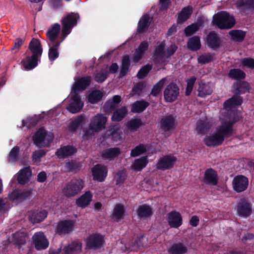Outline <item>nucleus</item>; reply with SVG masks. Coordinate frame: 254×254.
Returning a JSON list of instances; mask_svg holds the SVG:
<instances>
[{"instance_id": "412c9836", "label": "nucleus", "mask_w": 254, "mask_h": 254, "mask_svg": "<svg viewBox=\"0 0 254 254\" xmlns=\"http://www.w3.org/2000/svg\"><path fill=\"white\" fill-rule=\"evenodd\" d=\"M203 181L206 185H217L218 183L217 171L212 168L207 169L204 172Z\"/></svg>"}, {"instance_id": "7c9ffc66", "label": "nucleus", "mask_w": 254, "mask_h": 254, "mask_svg": "<svg viewBox=\"0 0 254 254\" xmlns=\"http://www.w3.org/2000/svg\"><path fill=\"white\" fill-rule=\"evenodd\" d=\"M38 59L40 58L34 55L27 56L22 60L21 63L26 70H30L38 65Z\"/></svg>"}, {"instance_id": "1a4fd4ad", "label": "nucleus", "mask_w": 254, "mask_h": 254, "mask_svg": "<svg viewBox=\"0 0 254 254\" xmlns=\"http://www.w3.org/2000/svg\"><path fill=\"white\" fill-rule=\"evenodd\" d=\"M32 241L37 251L46 250L49 245L48 240L42 231L35 233L32 237Z\"/></svg>"}, {"instance_id": "423d86ee", "label": "nucleus", "mask_w": 254, "mask_h": 254, "mask_svg": "<svg viewBox=\"0 0 254 254\" xmlns=\"http://www.w3.org/2000/svg\"><path fill=\"white\" fill-rule=\"evenodd\" d=\"M235 209L238 216L247 218L252 214L253 204L247 198L242 197L237 202Z\"/></svg>"}, {"instance_id": "09e8293b", "label": "nucleus", "mask_w": 254, "mask_h": 254, "mask_svg": "<svg viewBox=\"0 0 254 254\" xmlns=\"http://www.w3.org/2000/svg\"><path fill=\"white\" fill-rule=\"evenodd\" d=\"M211 126L210 122L200 119L196 123V129L199 133H204L209 131Z\"/></svg>"}, {"instance_id": "f257e3e1", "label": "nucleus", "mask_w": 254, "mask_h": 254, "mask_svg": "<svg viewBox=\"0 0 254 254\" xmlns=\"http://www.w3.org/2000/svg\"><path fill=\"white\" fill-rule=\"evenodd\" d=\"M240 113L236 111L230 112L227 116L228 121H224L217 127L216 131L225 139L229 138L233 133V125L240 119Z\"/></svg>"}, {"instance_id": "aec40b11", "label": "nucleus", "mask_w": 254, "mask_h": 254, "mask_svg": "<svg viewBox=\"0 0 254 254\" xmlns=\"http://www.w3.org/2000/svg\"><path fill=\"white\" fill-rule=\"evenodd\" d=\"M121 153L119 147H110L105 149L101 152V157L104 160L113 161Z\"/></svg>"}, {"instance_id": "20e7f679", "label": "nucleus", "mask_w": 254, "mask_h": 254, "mask_svg": "<svg viewBox=\"0 0 254 254\" xmlns=\"http://www.w3.org/2000/svg\"><path fill=\"white\" fill-rule=\"evenodd\" d=\"M79 18V14L75 12H70L62 18L61 20L62 41H64L65 38L71 33L72 28L77 25V21Z\"/></svg>"}, {"instance_id": "bb28decb", "label": "nucleus", "mask_w": 254, "mask_h": 254, "mask_svg": "<svg viewBox=\"0 0 254 254\" xmlns=\"http://www.w3.org/2000/svg\"><path fill=\"white\" fill-rule=\"evenodd\" d=\"M32 171L29 167H24L17 173L16 180L20 185H25L30 180Z\"/></svg>"}, {"instance_id": "37998d69", "label": "nucleus", "mask_w": 254, "mask_h": 254, "mask_svg": "<svg viewBox=\"0 0 254 254\" xmlns=\"http://www.w3.org/2000/svg\"><path fill=\"white\" fill-rule=\"evenodd\" d=\"M148 163L147 156H142L134 160L131 165V169L136 172L141 171L146 166Z\"/></svg>"}, {"instance_id": "c85d7f7f", "label": "nucleus", "mask_w": 254, "mask_h": 254, "mask_svg": "<svg viewBox=\"0 0 254 254\" xmlns=\"http://www.w3.org/2000/svg\"><path fill=\"white\" fill-rule=\"evenodd\" d=\"M233 92L235 95L239 96V95L243 94L249 90V84L245 81H237L233 84Z\"/></svg>"}, {"instance_id": "4d7b16f0", "label": "nucleus", "mask_w": 254, "mask_h": 254, "mask_svg": "<svg viewBox=\"0 0 254 254\" xmlns=\"http://www.w3.org/2000/svg\"><path fill=\"white\" fill-rule=\"evenodd\" d=\"M166 81V78H163L156 83L152 88L151 94L154 97L157 96L161 92Z\"/></svg>"}, {"instance_id": "a211bd4d", "label": "nucleus", "mask_w": 254, "mask_h": 254, "mask_svg": "<svg viewBox=\"0 0 254 254\" xmlns=\"http://www.w3.org/2000/svg\"><path fill=\"white\" fill-rule=\"evenodd\" d=\"M207 45L210 49L216 50L221 45V41L219 35L214 31L208 33L206 37Z\"/></svg>"}, {"instance_id": "8fccbe9b", "label": "nucleus", "mask_w": 254, "mask_h": 254, "mask_svg": "<svg viewBox=\"0 0 254 254\" xmlns=\"http://www.w3.org/2000/svg\"><path fill=\"white\" fill-rule=\"evenodd\" d=\"M229 78L237 80L244 79L246 77V73L240 68L231 69L228 74Z\"/></svg>"}, {"instance_id": "680f3d73", "label": "nucleus", "mask_w": 254, "mask_h": 254, "mask_svg": "<svg viewBox=\"0 0 254 254\" xmlns=\"http://www.w3.org/2000/svg\"><path fill=\"white\" fill-rule=\"evenodd\" d=\"M146 151V149L143 144H140L134 148L130 151V156L131 157H136Z\"/></svg>"}, {"instance_id": "c756f323", "label": "nucleus", "mask_w": 254, "mask_h": 254, "mask_svg": "<svg viewBox=\"0 0 254 254\" xmlns=\"http://www.w3.org/2000/svg\"><path fill=\"white\" fill-rule=\"evenodd\" d=\"M197 91L198 97L205 98L206 96L211 94L213 92V89L209 83H205L201 81L198 84Z\"/></svg>"}, {"instance_id": "774afa93", "label": "nucleus", "mask_w": 254, "mask_h": 254, "mask_svg": "<svg viewBox=\"0 0 254 254\" xmlns=\"http://www.w3.org/2000/svg\"><path fill=\"white\" fill-rule=\"evenodd\" d=\"M116 107V106L111 101V100H109L105 102L103 108L106 113L110 114L115 110Z\"/></svg>"}, {"instance_id": "2eb2a0df", "label": "nucleus", "mask_w": 254, "mask_h": 254, "mask_svg": "<svg viewBox=\"0 0 254 254\" xmlns=\"http://www.w3.org/2000/svg\"><path fill=\"white\" fill-rule=\"evenodd\" d=\"M71 102L67 106V110L72 114L80 112L83 106L84 103L82 101L78 93H73L71 96Z\"/></svg>"}, {"instance_id": "f704fd0d", "label": "nucleus", "mask_w": 254, "mask_h": 254, "mask_svg": "<svg viewBox=\"0 0 254 254\" xmlns=\"http://www.w3.org/2000/svg\"><path fill=\"white\" fill-rule=\"evenodd\" d=\"M82 244L79 240L72 241L64 249V254H75L81 251Z\"/></svg>"}, {"instance_id": "052dcab7", "label": "nucleus", "mask_w": 254, "mask_h": 254, "mask_svg": "<svg viewBox=\"0 0 254 254\" xmlns=\"http://www.w3.org/2000/svg\"><path fill=\"white\" fill-rule=\"evenodd\" d=\"M78 168V165L75 160H66L65 163L64 169L66 172H72Z\"/></svg>"}, {"instance_id": "ddd939ff", "label": "nucleus", "mask_w": 254, "mask_h": 254, "mask_svg": "<svg viewBox=\"0 0 254 254\" xmlns=\"http://www.w3.org/2000/svg\"><path fill=\"white\" fill-rule=\"evenodd\" d=\"M107 119L102 114H98L91 120L89 127L91 130L99 131L105 127Z\"/></svg>"}, {"instance_id": "e2e57ef3", "label": "nucleus", "mask_w": 254, "mask_h": 254, "mask_svg": "<svg viewBox=\"0 0 254 254\" xmlns=\"http://www.w3.org/2000/svg\"><path fill=\"white\" fill-rule=\"evenodd\" d=\"M127 177L126 173L124 170L119 171L114 176L116 185L123 184Z\"/></svg>"}, {"instance_id": "e433bc0d", "label": "nucleus", "mask_w": 254, "mask_h": 254, "mask_svg": "<svg viewBox=\"0 0 254 254\" xmlns=\"http://www.w3.org/2000/svg\"><path fill=\"white\" fill-rule=\"evenodd\" d=\"M175 119L172 115H168L163 117L160 122V127L165 131H170L173 128Z\"/></svg>"}, {"instance_id": "c9c22d12", "label": "nucleus", "mask_w": 254, "mask_h": 254, "mask_svg": "<svg viewBox=\"0 0 254 254\" xmlns=\"http://www.w3.org/2000/svg\"><path fill=\"white\" fill-rule=\"evenodd\" d=\"M92 197V194L91 191H86L76 199L75 203L78 206L84 208L90 204Z\"/></svg>"}, {"instance_id": "338daca9", "label": "nucleus", "mask_w": 254, "mask_h": 254, "mask_svg": "<svg viewBox=\"0 0 254 254\" xmlns=\"http://www.w3.org/2000/svg\"><path fill=\"white\" fill-rule=\"evenodd\" d=\"M83 120V118L80 117L71 122L68 125V129L72 132H75L79 127Z\"/></svg>"}, {"instance_id": "6e6552de", "label": "nucleus", "mask_w": 254, "mask_h": 254, "mask_svg": "<svg viewBox=\"0 0 254 254\" xmlns=\"http://www.w3.org/2000/svg\"><path fill=\"white\" fill-rule=\"evenodd\" d=\"M177 158L173 155H165L158 159L156 168L162 171L171 169L174 167Z\"/></svg>"}, {"instance_id": "603ef678", "label": "nucleus", "mask_w": 254, "mask_h": 254, "mask_svg": "<svg viewBox=\"0 0 254 254\" xmlns=\"http://www.w3.org/2000/svg\"><path fill=\"white\" fill-rule=\"evenodd\" d=\"M12 238L14 244L20 247L26 243V234L23 232H16L13 234Z\"/></svg>"}, {"instance_id": "4be33fe9", "label": "nucleus", "mask_w": 254, "mask_h": 254, "mask_svg": "<svg viewBox=\"0 0 254 254\" xmlns=\"http://www.w3.org/2000/svg\"><path fill=\"white\" fill-rule=\"evenodd\" d=\"M91 82V77L87 75L81 77L74 83L72 87L73 93H77V91L85 90Z\"/></svg>"}, {"instance_id": "f8f14e48", "label": "nucleus", "mask_w": 254, "mask_h": 254, "mask_svg": "<svg viewBox=\"0 0 254 254\" xmlns=\"http://www.w3.org/2000/svg\"><path fill=\"white\" fill-rule=\"evenodd\" d=\"M75 225V221L73 220H62L58 223L56 232L60 235H66L72 231Z\"/></svg>"}, {"instance_id": "473e14b6", "label": "nucleus", "mask_w": 254, "mask_h": 254, "mask_svg": "<svg viewBox=\"0 0 254 254\" xmlns=\"http://www.w3.org/2000/svg\"><path fill=\"white\" fill-rule=\"evenodd\" d=\"M150 17L148 14H144L139 19L136 32L138 34H142L145 32L148 29L150 22L149 21Z\"/></svg>"}, {"instance_id": "2f4dec72", "label": "nucleus", "mask_w": 254, "mask_h": 254, "mask_svg": "<svg viewBox=\"0 0 254 254\" xmlns=\"http://www.w3.org/2000/svg\"><path fill=\"white\" fill-rule=\"evenodd\" d=\"M236 8L241 12L254 9V0H237L235 3Z\"/></svg>"}, {"instance_id": "39448f33", "label": "nucleus", "mask_w": 254, "mask_h": 254, "mask_svg": "<svg viewBox=\"0 0 254 254\" xmlns=\"http://www.w3.org/2000/svg\"><path fill=\"white\" fill-rule=\"evenodd\" d=\"M53 135L52 133H47V130L43 127L38 129L32 137L35 145L39 147L49 146L53 141Z\"/></svg>"}, {"instance_id": "13d9d810", "label": "nucleus", "mask_w": 254, "mask_h": 254, "mask_svg": "<svg viewBox=\"0 0 254 254\" xmlns=\"http://www.w3.org/2000/svg\"><path fill=\"white\" fill-rule=\"evenodd\" d=\"M152 66L151 64H146L142 66L138 70L136 76L138 78L142 79L145 78L149 72L152 69Z\"/></svg>"}, {"instance_id": "a18cd8bd", "label": "nucleus", "mask_w": 254, "mask_h": 254, "mask_svg": "<svg viewBox=\"0 0 254 254\" xmlns=\"http://www.w3.org/2000/svg\"><path fill=\"white\" fill-rule=\"evenodd\" d=\"M246 34V32L239 29H234L229 32L232 40L237 42H241L244 41Z\"/></svg>"}, {"instance_id": "72a5a7b5", "label": "nucleus", "mask_w": 254, "mask_h": 254, "mask_svg": "<svg viewBox=\"0 0 254 254\" xmlns=\"http://www.w3.org/2000/svg\"><path fill=\"white\" fill-rule=\"evenodd\" d=\"M62 41L61 40L60 41H57L54 43H48L49 46L48 58L50 62H54L59 57L58 48Z\"/></svg>"}, {"instance_id": "4c0bfd02", "label": "nucleus", "mask_w": 254, "mask_h": 254, "mask_svg": "<svg viewBox=\"0 0 254 254\" xmlns=\"http://www.w3.org/2000/svg\"><path fill=\"white\" fill-rule=\"evenodd\" d=\"M192 13V8L188 6L182 8L177 19L178 24H183L188 20Z\"/></svg>"}, {"instance_id": "bf43d9fd", "label": "nucleus", "mask_w": 254, "mask_h": 254, "mask_svg": "<svg viewBox=\"0 0 254 254\" xmlns=\"http://www.w3.org/2000/svg\"><path fill=\"white\" fill-rule=\"evenodd\" d=\"M196 80V77L194 76H191L190 78L186 79L187 87L185 91V95L186 96H190L191 93Z\"/></svg>"}, {"instance_id": "4468645a", "label": "nucleus", "mask_w": 254, "mask_h": 254, "mask_svg": "<svg viewBox=\"0 0 254 254\" xmlns=\"http://www.w3.org/2000/svg\"><path fill=\"white\" fill-rule=\"evenodd\" d=\"M232 184L234 190L237 192H241L248 188L249 180L243 175H238L233 179Z\"/></svg>"}, {"instance_id": "9b49d317", "label": "nucleus", "mask_w": 254, "mask_h": 254, "mask_svg": "<svg viewBox=\"0 0 254 254\" xmlns=\"http://www.w3.org/2000/svg\"><path fill=\"white\" fill-rule=\"evenodd\" d=\"M179 95V88L178 85L171 82L168 84L164 91V97L167 102H173L175 101Z\"/></svg>"}, {"instance_id": "9d476101", "label": "nucleus", "mask_w": 254, "mask_h": 254, "mask_svg": "<svg viewBox=\"0 0 254 254\" xmlns=\"http://www.w3.org/2000/svg\"><path fill=\"white\" fill-rule=\"evenodd\" d=\"M104 237L98 233L90 235L86 239V246L89 249L97 250L101 248L104 243Z\"/></svg>"}, {"instance_id": "7ed1b4c3", "label": "nucleus", "mask_w": 254, "mask_h": 254, "mask_svg": "<svg viewBox=\"0 0 254 254\" xmlns=\"http://www.w3.org/2000/svg\"><path fill=\"white\" fill-rule=\"evenodd\" d=\"M84 187V182L82 179L74 178L64 185L62 189V192L66 197L70 198L79 193Z\"/></svg>"}, {"instance_id": "5fc2aeb1", "label": "nucleus", "mask_w": 254, "mask_h": 254, "mask_svg": "<svg viewBox=\"0 0 254 254\" xmlns=\"http://www.w3.org/2000/svg\"><path fill=\"white\" fill-rule=\"evenodd\" d=\"M103 96V93L101 91L96 90L89 94L88 100L91 104H96L102 99Z\"/></svg>"}, {"instance_id": "58836bf2", "label": "nucleus", "mask_w": 254, "mask_h": 254, "mask_svg": "<svg viewBox=\"0 0 254 254\" xmlns=\"http://www.w3.org/2000/svg\"><path fill=\"white\" fill-rule=\"evenodd\" d=\"M168 252L170 254H186L188 248L183 243L179 242L173 244L168 249Z\"/></svg>"}, {"instance_id": "6e6d98bb", "label": "nucleus", "mask_w": 254, "mask_h": 254, "mask_svg": "<svg viewBox=\"0 0 254 254\" xmlns=\"http://www.w3.org/2000/svg\"><path fill=\"white\" fill-rule=\"evenodd\" d=\"M47 212L45 210L36 211L33 213L31 219L34 223H38L43 221L47 216Z\"/></svg>"}, {"instance_id": "6ab92c4d", "label": "nucleus", "mask_w": 254, "mask_h": 254, "mask_svg": "<svg viewBox=\"0 0 254 254\" xmlns=\"http://www.w3.org/2000/svg\"><path fill=\"white\" fill-rule=\"evenodd\" d=\"M148 42L146 40L142 41L135 50L132 59L133 62L137 63L142 59L145 56L146 52L148 51Z\"/></svg>"}, {"instance_id": "c03bdc74", "label": "nucleus", "mask_w": 254, "mask_h": 254, "mask_svg": "<svg viewBox=\"0 0 254 254\" xmlns=\"http://www.w3.org/2000/svg\"><path fill=\"white\" fill-rule=\"evenodd\" d=\"M152 209L151 207L146 204L140 205L137 210V214L139 218H147L152 215Z\"/></svg>"}, {"instance_id": "49530a36", "label": "nucleus", "mask_w": 254, "mask_h": 254, "mask_svg": "<svg viewBox=\"0 0 254 254\" xmlns=\"http://www.w3.org/2000/svg\"><path fill=\"white\" fill-rule=\"evenodd\" d=\"M125 209L121 204H117L113 210L112 218L115 221L123 219L125 216Z\"/></svg>"}, {"instance_id": "69168bd1", "label": "nucleus", "mask_w": 254, "mask_h": 254, "mask_svg": "<svg viewBox=\"0 0 254 254\" xmlns=\"http://www.w3.org/2000/svg\"><path fill=\"white\" fill-rule=\"evenodd\" d=\"M108 74L107 71L97 72L94 74V80L99 83H102L107 78Z\"/></svg>"}, {"instance_id": "f3484780", "label": "nucleus", "mask_w": 254, "mask_h": 254, "mask_svg": "<svg viewBox=\"0 0 254 254\" xmlns=\"http://www.w3.org/2000/svg\"><path fill=\"white\" fill-rule=\"evenodd\" d=\"M31 194V191L30 190L16 189L9 193L8 197L10 200L22 202L29 197Z\"/></svg>"}, {"instance_id": "f03ea898", "label": "nucleus", "mask_w": 254, "mask_h": 254, "mask_svg": "<svg viewBox=\"0 0 254 254\" xmlns=\"http://www.w3.org/2000/svg\"><path fill=\"white\" fill-rule=\"evenodd\" d=\"M212 22L220 29H229L236 24V19L233 15L226 11H221L213 15Z\"/></svg>"}, {"instance_id": "393cba45", "label": "nucleus", "mask_w": 254, "mask_h": 254, "mask_svg": "<svg viewBox=\"0 0 254 254\" xmlns=\"http://www.w3.org/2000/svg\"><path fill=\"white\" fill-rule=\"evenodd\" d=\"M76 151L74 146L67 145L61 147L57 150L56 154L59 158L64 159L73 155Z\"/></svg>"}, {"instance_id": "a19ab883", "label": "nucleus", "mask_w": 254, "mask_h": 254, "mask_svg": "<svg viewBox=\"0 0 254 254\" xmlns=\"http://www.w3.org/2000/svg\"><path fill=\"white\" fill-rule=\"evenodd\" d=\"M149 105V103L144 100H137L131 105V112L141 113L143 112Z\"/></svg>"}, {"instance_id": "3c124183", "label": "nucleus", "mask_w": 254, "mask_h": 254, "mask_svg": "<svg viewBox=\"0 0 254 254\" xmlns=\"http://www.w3.org/2000/svg\"><path fill=\"white\" fill-rule=\"evenodd\" d=\"M203 22V20L198 19L197 23H192L187 26L184 29V33L186 37H190L199 28V26Z\"/></svg>"}, {"instance_id": "ea45409f", "label": "nucleus", "mask_w": 254, "mask_h": 254, "mask_svg": "<svg viewBox=\"0 0 254 254\" xmlns=\"http://www.w3.org/2000/svg\"><path fill=\"white\" fill-rule=\"evenodd\" d=\"M130 59L128 55L123 56L122 60V64L119 73V78H122L125 76L129 71L130 66Z\"/></svg>"}, {"instance_id": "79ce46f5", "label": "nucleus", "mask_w": 254, "mask_h": 254, "mask_svg": "<svg viewBox=\"0 0 254 254\" xmlns=\"http://www.w3.org/2000/svg\"><path fill=\"white\" fill-rule=\"evenodd\" d=\"M127 112L128 110L125 106L116 109L113 113L111 120L115 122H120L125 118Z\"/></svg>"}, {"instance_id": "0eeeda50", "label": "nucleus", "mask_w": 254, "mask_h": 254, "mask_svg": "<svg viewBox=\"0 0 254 254\" xmlns=\"http://www.w3.org/2000/svg\"><path fill=\"white\" fill-rule=\"evenodd\" d=\"M91 170L93 180L98 182H104L108 176L107 167L101 164H97L94 165Z\"/></svg>"}, {"instance_id": "dca6fc26", "label": "nucleus", "mask_w": 254, "mask_h": 254, "mask_svg": "<svg viewBox=\"0 0 254 254\" xmlns=\"http://www.w3.org/2000/svg\"><path fill=\"white\" fill-rule=\"evenodd\" d=\"M167 220L170 228H178L183 224V218L179 212L173 210L167 214Z\"/></svg>"}, {"instance_id": "de8ad7c7", "label": "nucleus", "mask_w": 254, "mask_h": 254, "mask_svg": "<svg viewBox=\"0 0 254 254\" xmlns=\"http://www.w3.org/2000/svg\"><path fill=\"white\" fill-rule=\"evenodd\" d=\"M187 47L190 51H196L201 47L200 38L198 36H194L190 38L187 42Z\"/></svg>"}, {"instance_id": "cd10ccee", "label": "nucleus", "mask_w": 254, "mask_h": 254, "mask_svg": "<svg viewBox=\"0 0 254 254\" xmlns=\"http://www.w3.org/2000/svg\"><path fill=\"white\" fill-rule=\"evenodd\" d=\"M61 25L59 23H55L51 25L46 32V35L50 43H54L59 40H56L60 32Z\"/></svg>"}, {"instance_id": "864d4df0", "label": "nucleus", "mask_w": 254, "mask_h": 254, "mask_svg": "<svg viewBox=\"0 0 254 254\" xmlns=\"http://www.w3.org/2000/svg\"><path fill=\"white\" fill-rule=\"evenodd\" d=\"M143 124L140 118L131 119L127 124V127L128 129L134 132L142 126Z\"/></svg>"}, {"instance_id": "a878e982", "label": "nucleus", "mask_w": 254, "mask_h": 254, "mask_svg": "<svg viewBox=\"0 0 254 254\" xmlns=\"http://www.w3.org/2000/svg\"><path fill=\"white\" fill-rule=\"evenodd\" d=\"M28 49L32 53V55H34L41 58L43 53V48L39 40L32 38L29 44Z\"/></svg>"}, {"instance_id": "5701e85b", "label": "nucleus", "mask_w": 254, "mask_h": 254, "mask_svg": "<svg viewBox=\"0 0 254 254\" xmlns=\"http://www.w3.org/2000/svg\"><path fill=\"white\" fill-rule=\"evenodd\" d=\"M243 103V98L240 96L236 95H233L231 98L225 101L224 103V108L228 111L227 114L230 112L236 111L237 110H232L233 108L236 106L241 105ZM228 116V115H227Z\"/></svg>"}, {"instance_id": "b1692460", "label": "nucleus", "mask_w": 254, "mask_h": 254, "mask_svg": "<svg viewBox=\"0 0 254 254\" xmlns=\"http://www.w3.org/2000/svg\"><path fill=\"white\" fill-rule=\"evenodd\" d=\"M224 141V138L217 131H216L213 134L206 136L204 141L207 146H218L221 145Z\"/></svg>"}, {"instance_id": "0e129e2a", "label": "nucleus", "mask_w": 254, "mask_h": 254, "mask_svg": "<svg viewBox=\"0 0 254 254\" xmlns=\"http://www.w3.org/2000/svg\"><path fill=\"white\" fill-rule=\"evenodd\" d=\"M213 58L210 53L203 54L199 56L197 58V62L199 64H206L212 61Z\"/></svg>"}]
</instances>
